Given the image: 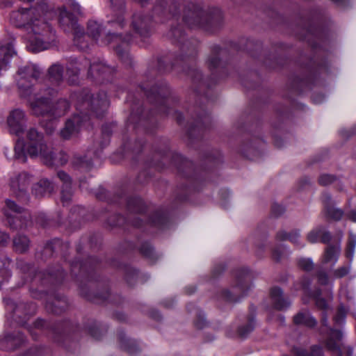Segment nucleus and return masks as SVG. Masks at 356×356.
<instances>
[{
  "label": "nucleus",
  "mask_w": 356,
  "mask_h": 356,
  "mask_svg": "<svg viewBox=\"0 0 356 356\" xmlns=\"http://www.w3.org/2000/svg\"><path fill=\"white\" fill-rule=\"evenodd\" d=\"M42 323H43V321L42 320H40L36 322L35 326L38 327V326H39V325H42Z\"/></svg>",
  "instance_id": "obj_55"
},
{
  "label": "nucleus",
  "mask_w": 356,
  "mask_h": 356,
  "mask_svg": "<svg viewBox=\"0 0 356 356\" xmlns=\"http://www.w3.org/2000/svg\"><path fill=\"white\" fill-rule=\"evenodd\" d=\"M26 138V151L22 139H18L16 142L14 148L15 159L22 163L26 162V152L31 158H40L47 165L54 164L51 148L46 144L42 134L34 128H31L27 131Z\"/></svg>",
  "instance_id": "obj_4"
},
{
  "label": "nucleus",
  "mask_w": 356,
  "mask_h": 356,
  "mask_svg": "<svg viewBox=\"0 0 356 356\" xmlns=\"http://www.w3.org/2000/svg\"><path fill=\"white\" fill-rule=\"evenodd\" d=\"M355 246L356 237L353 235H350L346 249V257L350 259H352L353 257Z\"/></svg>",
  "instance_id": "obj_35"
},
{
  "label": "nucleus",
  "mask_w": 356,
  "mask_h": 356,
  "mask_svg": "<svg viewBox=\"0 0 356 356\" xmlns=\"http://www.w3.org/2000/svg\"><path fill=\"white\" fill-rule=\"evenodd\" d=\"M58 177L63 181V186L61 191V201L64 204H67L72 198V191L71 188V178L63 171L57 173Z\"/></svg>",
  "instance_id": "obj_18"
},
{
  "label": "nucleus",
  "mask_w": 356,
  "mask_h": 356,
  "mask_svg": "<svg viewBox=\"0 0 356 356\" xmlns=\"http://www.w3.org/2000/svg\"><path fill=\"white\" fill-rule=\"evenodd\" d=\"M248 280L246 277L238 280V283L232 291L225 290L223 291V296L225 300L229 302H236L240 298L245 295V291L250 288Z\"/></svg>",
  "instance_id": "obj_13"
},
{
  "label": "nucleus",
  "mask_w": 356,
  "mask_h": 356,
  "mask_svg": "<svg viewBox=\"0 0 356 356\" xmlns=\"http://www.w3.org/2000/svg\"><path fill=\"white\" fill-rule=\"evenodd\" d=\"M16 54L13 40L8 39L0 42V72L8 68L11 58Z\"/></svg>",
  "instance_id": "obj_11"
},
{
  "label": "nucleus",
  "mask_w": 356,
  "mask_h": 356,
  "mask_svg": "<svg viewBox=\"0 0 356 356\" xmlns=\"http://www.w3.org/2000/svg\"><path fill=\"white\" fill-rule=\"evenodd\" d=\"M273 258L275 260V261H279L282 258V253L280 250H278L277 249H274L273 250Z\"/></svg>",
  "instance_id": "obj_48"
},
{
  "label": "nucleus",
  "mask_w": 356,
  "mask_h": 356,
  "mask_svg": "<svg viewBox=\"0 0 356 356\" xmlns=\"http://www.w3.org/2000/svg\"><path fill=\"white\" fill-rule=\"evenodd\" d=\"M296 325H302L308 327H313L316 325V321L307 311L298 313L293 317Z\"/></svg>",
  "instance_id": "obj_21"
},
{
  "label": "nucleus",
  "mask_w": 356,
  "mask_h": 356,
  "mask_svg": "<svg viewBox=\"0 0 356 356\" xmlns=\"http://www.w3.org/2000/svg\"><path fill=\"white\" fill-rule=\"evenodd\" d=\"M348 216L351 220L356 222V211H351Z\"/></svg>",
  "instance_id": "obj_51"
},
{
  "label": "nucleus",
  "mask_w": 356,
  "mask_h": 356,
  "mask_svg": "<svg viewBox=\"0 0 356 356\" xmlns=\"http://www.w3.org/2000/svg\"><path fill=\"white\" fill-rule=\"evenodd\" d=\"M108 106V101L104 92H101L94 97L88 90H84L79 96V102L76 104V110L79 113L74 115L72 118L66 122L65 127L60 131L61 136L64 139H68L77 133L88 120L89 118L87 115L89 109L99 118Z\"/></svg>",
  "instance_id": "obj_3"
},
{
  "label": "nucleus",
  "mask_w": 356,
  "mask_h": 356,
  "mask_svg": "<svg viewBox=\"0 0 356 356\" xmlns=\"http://www.w3.org/2000/svg\"><path fill=\"white\" fill-rule=\"evenodd\" d=\"M152 24V20L145 16L142 12L136 13L133 15L131 26L140 36H146L149 34Z\"/></svg>",
  "instance_id": "obj_12"
},
{
  "label": "nucleus",
  "mask_w": 356,
  "mask_h": 356,
  "mask_svg": "<svg viewBox=\"0 0 356 356\" xmlns=\"http://www.w3.org/2000/svg\"><path fill=\"white\" fill-rule=\"evenodd\" d=\"M168 36L172 40L182 42L181 39L182 38H184V31L182 29L173 27L169 31Z\"/></svg>",
  "instance_id": "obj_31"
},
{
  "label": "nucleus",
  "mask_w": 356,
  "mask_h": 356,
  "mask_svg": "<svg viewBox=\"0 0 356 356\" xmlns=\"http://www.w3.org/2000/svg\"><path fill=\"white\" fill-rule=\"evenodd\" d=\"M6 207L8 211L6 215L8 218V222L13 229H22L26 228L31 219V216L27 211L19 207L15 202L7 200Z\"/></svg>",
  "instance_id": "obj_8"
},
{
  "label": "nucleus",
  "mask_w": 356,
  "mask_h": 356,
  "mask_svg": "<svg viewBox=\"0 0 356 356\" xmlns=\"http://www.w3.org/2000/svg\"><path fill=\"white\" fill-rule=\"evenodd\" d=\"M127 207L131 212L140 213L143 211V202L140 198H131L128 201Z\"/></svg>",
  "instance_id": "obj_30"
},
{
  "label": "nucleus",
  "mask_w": 356,
  "mask_h": 356,
  "mask_svg": "<svg viewBox=\"0 0 356 356\" xmlns=\"http://www.w3.org/2000/svg\"><path fill=\"white\" fill-rule=\"evenodd\" d=\"M194 291H195V289H194V288H193V289H191V291H188L187 293H189V294H191V293H192Z\"/></svg>",
  "instance_id": "obj_56"
},
{
  "label": "nucleus",
  "mask_w": 356,
  "mask_h": 356,
  "mask_svg": "<svg viewBox=\"0 0 356 356\" xmlns=\"http://www.w3.org/2000/svg\"><path fill=\"white\" fill-rule=\"evenodd\" d=\"M30 241L24 235H17L13 240V249L16 252L24 253L29 248Z\"/></svg>",
  "instance_id": "obj_22"
},
{
  "label": "nucleus",
  "mask_w": 356,
  "mask_h": 356,
  "mask_svg": "<svg viewBox=\"0 0 356 356\" xmlns=\"http://www.w3.org/2000/svg\"><path fill=\"white\" fill-rule=\"evenodd\" d=\"M276 238L278 241L289 240L296 245H300L299 243L300 233L297 230L292 231L290 233H287L285 231H280L276 235Z\"/></svg>",
  "instance_id": "obj_25"
},
{
  "label": "nucleus",
  "mask_w": 356,
  "mask_h": 356,
  "mask_svg": "<svg viewBox=\"0 0 356 356\" xmlns=\"http://www.w3.org/2000/svg\"><path fill=\"white\" fill-rule=\"evenodd\" d=\"M342 334L340 331L331 330L325 343L327 348L336 356L342 355Z\"/></svg>",
  "instance_id": "obj_14"
},
{
  "label": "nucleus",
  "mask_w": 356,
  "mask_h": 356,
  "mask_svg": "<svg viewBox=\"0 0 356 356\" xmlns=\"http://www.w3.org/2000/svg\"><path fill=\"white\" fill-rule=\"evenodd\" d=\"M32 193L35 197H41L54 191V185L47 179H42L32 187Z\"/></svg>",
  "instance_id": "obj_20"
},
{
  "label": "nucleus",
  "mask_w": 356,
  "mask_h": 356,
  "mask_svg": "<svg viewBox=\"0 0 356 356\" xmlns=\"http://www.w3.org/2000/svg\"><path fill=\"white\" fill-rule=\"evenodd\" d=\"M321 241L324 243H328L331 240V235L330 232H325L323 229V232L321 233Z\"/></svg>",
  "instance_id": "obj_45"
},
{
  "label": "nucleus",
  "mask_w": 356,
  "mask_h": 356,
  "mask_svg": "<svg viewBox=\"0 0 356 356\" xmlns=\"http://www.w3.org/2000/svg\"><path fill=\"white\" fill-rule=\"evenodd\" d=\"M298 266L304 270L309 271L314 268V263L311 259L302 258L298 261Z\"/></svg>",
  "instance_id": "obj_37"
},
{
  "label": "nucleus",
  "mask_w": 356,
  "mask_h": 356,
  "mask_svg": "<svg viewBox=\"0 0 356 356\" xmlns=\"http://www.w3.org/2000/svg\"><path fill=\"white\" fill-rule=\"evenodd\" d=\"M157 93H158V95H161V92L160 91H157Z\"/></svg>",
  "instance_id": "obj_60"
},
{
  "label": "nucleus",
  "mask_w": 356,
  "mask_h": 356,
  "mask_svg": "<svg viewBox=\"0 0 356 356\" xmlns=\"http://www.w3.org/2000/svg\"><path fill=\"white\" fill-rule=\"evenodd\" d=\"M325 210L327 215L330 218L336 220L341 219L343 216V211L339 209L334 208V207L326 206Z\"/></svg>",
  "instance_id": "obj_32"
},
{
  "label": "nucleus",
  "mask_w": 356,
  "mask_h": 356,
  "mask_svg": "<svg viewBox=\"0 0 356 356\" xmlns=\"http://www.w3.org/2000/svg\"><path fill=\"white\" fill-rule=\"evenodd\" d=\"M270 300L273 307L277 310L286 309L291 305V302L284 297L282 291L278 287L271 289Z\"/></svg>",
  "instance_id": "obj_17"
},
{
  "label": "nucleus",
  "mask_w": 356,
  "mask_h": 356,
  "mask_svg": "<svg viewBox=\"0 0 356 356\" xmlns=\"http://www.w3.org/2000/svg\"><path fill=\"white\" fill-rule=\"evenodd\" d=\"M9 241V236L3 231L0 229V245H4Z\"/></svg>",
  "instance_id": "obj_46"
},
{
  "label": "nucleus",
  "mask_w": 356,
  "mask_h": 356,
  "mask_svg": "<svg viewBox=\"0 0 356 356\" xmlns=\"http://www.w3.org/2000/svg\"><path fill=\"white\" fill-rule=\"evenodd\" d=\"M254 329V324L251 321L246 326L241 327L238 330V333L241 337H245L248 334L252 332Z\"/></svg>",
  "instance_id": "obj_40"
},
{
  "label": "nucleus",
  "mask_w": 356,
  "mask_h": 356,
  "mask_svg": "<svg viewBox=\"0 0 356 356\" xmlns=\"http://www.w3.org/2000/svg\"><path fill=\"white\" fill-rule=\"evenodd\" d=\"M190 76L194 81H198L202 79V74L197 70H193L189 72Z\"/></svg>",
  "instance_id": "obj_47"
},
{
  "label": "nucleus",
  "mask_w": 356,
  "mask_h": 356,
  "mask_svg": "<svg viewBox=\"0 0 356 356\" xmlns=\"http://www.w3.org/2000/svg\"><path fill=\"white\" fill-rule=\"evenodd\" d=\"M131 40V37L128 36L126 38H122L120 35L115 34L114 33H111L110 32L106 36L104 43L110 44L111 42H115L118 44L113 45V48L115 49L117 54L120 57H124L126 55V49L128 45V43Z\"/></svg>",
  "instance_id": "obj_15"
},
{
  "label": "nucleus",
  "mask_w": 356,
  "mask_h": 356,
  "mask_svg": "<svg viewBox=\"0 0 356 356\" xmlns=\"http://www.w3.org/2000/svg\"><path fill=\"white\" fill-rule=\"evenodd\" d=\"M56 94V90L48 88L42 95H34L33 97H30L29 103L34 114L54 118L64 115L70 108V104L66 99H60L51 104V101Z\"/></svg>",
  "instance_id": "obj_5"
},
{
  "label": "nucleus",
  "mask_w": 356,
  "mask_h": 356,
  "mask_svg": "<svg viewBox=\"0 0 356 356\" xmlns=\"http://www.w3.org/2000/svg\"><path fill=\"white\" fill-rule=\"evenodd\" d=\"M293 353L296 356H323V350L321 346L314 345L311 346L309 353L303 348L296 347L293 348Z\"/></svg>",
  "instance_id": "obj_24"
},
{
  "label": "nucleus",
  "mask_w": 356,
  "mask_h": 356,
  "mask_svg": "<svg viewBox=\"0 0 356 356\" xmlns=\"http://www.w3.org/2000/svg\"><path fill=\"white\" fill-rule=\"evenodd\" d=\"M340 252L341 248L339 243L328 245L325 250L324 254L322 258V263L323 264H329L331 266H334L338 261Z\"/></svg>",
  "instance_id": "obj_19"
},
{
  "label": "nucleus",
  "mask_w": 356,
  "mask_h": 356,
  "mask_svg": "<svg viewBox=\"0 0 356 356\" xmlns=\"http://www.w3.org/2000/svg\"><path fill=\"white\" fill-rule=\"evenodd\" d=\"M152 223H154V224H157V223H159V222H157V221H156V220H152Z\"/></svg>",
  "instance_id": "obj_57"
},
{
  "label": "nucleus",
  "mask_w": 356,
  "mask_h": 356,
  "mask_svg": "<svg viewBox=\"0 0 356 356\" xmlns=\"http://www.w3.org/2000/svg\"><path fill=\"white\" fill-rule=\"evenodd\" d=\"M10 260L6 257L0 256V286L10 276L8 267Z\"/></svg>",
  "instance_id": "obj_27"
},
{
  "label": "nucleus",
  "mask_w": 356,
  "mask_h": 356,
  "mask_svg": "<svg viewBox=\"0 0 356 356\" xmlns=\"http://www.w3.org/2000/svg\"><path fill=\"white\" fill-rule=\"evenodd\" d=\"M76 81H77V74H75L74 75H73V76L71 79H69V82L71 84L76 83Z\"/></svg>",
  "instance_id": "obj_52"
},
{
  "label": "nucleus",
  "mask_w": 356,
  "mask_h": 356,
  "mask_svg": "<svg viewBox=\"0 0 356 356\" xmlns=\"http://www.w3.org/2000/svg\"><path fill=\"white\" fill-rule=\"evenodd\" d=\"M23 341L22 336L15 337L12 334H8L0 341V347L5 349H13L19 346Z\"/></svg>",
  "instance_id": "obj_23"
},
{
  "label": "nucleus",
  "mask_w": 356,
  "mask_h": 356,
  "mask_svg": "<svg viewBox=\"0 0 356 356\" xmlns=\"http://www.w3.org/2000/svg\"><path fill=\"white\" fill-rule=\"evenodd\" d=\"M41 13H47L45 3L30 8H19L13 11L10 16L11 23L16 26H24L31 31L29 48L33 51L49 49L55 40V34L49 24L41 19Z\"/></svg>",
  "instance_id": "obj_2"
},
{
  "label": "nucleus",
  "mask_w": 356,
  "mask_h": 356,
  "mask_svg": "<svg viewBox=\"0 0 356 356\" xmlns=\"http://www.w3.org/2000/svg\"><path fill=\"white\" fill-rule=\"evenodd\" d=\"M141 252L145 255L149 257V256H150V254L152 253V248H148L147 250H145L144 248H142Z\"/></svg>",
  "instance_id": "obj_50"
},
{
  "label": "nucleus",
  "mask_w": 356,
  "mask_h": 356,
  "mask_svg": "<svg viewBox=\"0 0 356 356\" xmlns=\"http://www.w3.org/2000/svg\"><path fill=\"white\" fill-rule=\"evenodd\" d=\"M7 123L10 133L19 136L24 132L26 127L24 112L18 108L11 111L8 116Z\"/></svg>",
  "instance_id": "obj_10"
},
{
  "label": "nucleus",
  "mask_w": 356,
  "mask_h": 356,
  "mask_svg": "<svg viewBox=\"0 0 356 356\" xmlns=\"http://www.w3.org/2000/svg\"><path fill=\"white\" fill-rule=\"evenodd\" d=\"M221 64L220 60L216 56H211L208 60V66L211 72L216 70L218 72H220Z\"/></svg>",
  "instance_id": "obj_34"
},
{
  "label": "nucleus",
  "mask_w": 356,
  "mask_h": 356,
  "mask_svg": "<svg viewBox=\"0 0 356 356\" xmlns=\"http://www.w3.org/2000/svg\"><path fill=\"white\" fill-rule=\"evenodd\" d=\"M67 4L70 8L73 10V13H70L67 11L65 7L60 8L59 22L63 27L75 30L74 42L80 49L84 50L88 47L87 44H83L82 39L84 38V35L83 34L79 35V33L76 31L78 27L76 25V15L81 14V8L74 0H69Z\"/></svg>",
  "instance_id": "obj_6"
},
{
  "label": "nucleus",
  "mask_w": 356,
  "mask_h": 356,
  "mask_svg": "<svg viewBox=\"0 0 356 356\" xmlns=\"http://www.w3.org/2000/svg\"><path fill=\"white\" fill-rule=\"evenodd\" d=\"M41 74L40 69L33 63H28L19 68L16 75V81L22 95L28 97L32 94V86Z\"/></svg>",
  "instance_id": "obj_7"
},
{
  "label": "nucleus",
  "mask_w": 356,
  "mask_h": 356,
  "mask_svg": "<svg viewBox=\"0 0 356 356\" xmlns=\"http://www.w3.org/2000/svg\"><path fill=\"white\" fill-rule=\"evenodd\" d=\"M272 212L275 216H278L284 212V209L279 204H274L272 208Z\"/></svg>",
  "instance_id": "obj_44"
},
{
  "label": "nucleus",
  "mask_w": 356,
  "mask_h": 356,
  "mask_svg": "<svg viewBox=\"0 0 356 356\" xmlns=\"http://www.w3.org/2000/svg\"><path fill=\"white\" fill-rule=\"evenodd\" d=\"M31 181V176L25 172H15L10 178V188L11 191L17 197L23 196Z\"/></svg>",
  "instance_id": "obj_9"
},
{
  "label": "nucleus",
  "mask_w": 356,
  "mask_h": 356,
  "mask_svg": "<svg viewBox=\"0 0 356 356\" xmlns=\"http://www.w3.org/2000/svg\"><path fill=\"white\" fill-rule=\"evenodd\" d=\"M204 322L203 321H202V322H201V323H197V322H196V323H195V325H196L198 328H202V327L204 326Z\"/></svg>",
  "instance_id": "obj_54"
},
{
  "label": "nucleus",
  "mask_w": 356,
  "mask_h": 356,
  "mask_svg": "<svg viewBox=\"0 0 356 356\" xmlns=\"http://www.w3.org/2000/svg\"><path fill=\"white\" fill-rule=\"evenodd\" d=\"M322 232H323V227H317V228L312 230L307 234V240H308V241L312 243H316L318 241L319 238H320L321 233H322Z\"/></svg>",
  "instance_id": "obj_36"
},
{
  "label": "nucleus",
  "mask_w": 356,
  "mask_h": 356,
  "mask_svg": "<svg viewBox=\"0 0 356 356\" xmlns=\"http://www.w3.org/2000/svg\"><path fill=\"white\" fill-rule=\"evenodd\" d=\"M182 22L190 28H202L207 31L218 29L222 23L221 11L215 9L210 14L206 13L199 6L185 0H157L153 9V19L156 22H164L170 18Z\"/></svg>",
  "instance_id": "obj_1"
},
{
  "label": "nucleus",
  "mask_w": 356,
  "mask_h": 356,
  "mask_svg": "<svg viewBox=\"0 0 356 356\" xmlns=\"http://www.w3.org/2000/svg\"><path fill=\"white\" fill-rule=\"evenodd\" d=\"M350 270V265L340 266L332 272V276L335 279L342 278L349 273Z\"/></svg>",
  "instance_id": "obj_33"
},
{
  "label": "nucleus",
  "mask_w": 356,
  "mask_h": 356,
  "mask_svg": "<svg viewBox=\"0 0 356 356\" xmlns=\"http://www.w3.org/2000/svg\"><path fill=\"white\" fill-rule=\"evenodd\" d=\"M181 49L185 51V49H188L189 55L193 56L195 54V47L191 46V43L189 41H186L183 42Z\"/></svg>",
  "instance_id": "obj_42"
},
{
  "label": "nucleus",
  "mask_w": 356,
  "mask_h": 356,
  "mask_svg": "<svg viewBox=\"0 0 356 356\" xmlns=\"http://www.w3.org/2000/svg\"><path fill=\"white\" fill-rule=\"evenodd\" d=\"M102 32V26L96 21H89L87 28V33L94 40H97Z\"/></svg>",
  "instance_id": "obj_28"
},
{
  "label": "nucleus",
  "mask_w": 356,
  "mask_h": 356,
  "mask_svg": "<svg viewBox=\"0 0 356 356\" xmlns=\"http://www.w3.org/2000/svg\"><path fill=\"white\" fill-rule=\"evenodd\" d=\"M322 323L324 326H327V319L326 317H325V316L323 317Z\"/></svg>",
  "instance_id": "obj_53"
},
{
  "label": "nucleus",
  "mask_w": 356,
  "mask_h": 356,
  "mask_svg": "<svg viewBox=\"0 0 356 356\" xmlns=\"http://www.w3.org/2000/svg\"><path fill=\"white\" fill-rule=\"evenodd\" d=\"M122 346L126 349L130 354H134L136 352V348L132 346H127L126 344L122 343Z\"/></svg>",
  "instance_id": "obj_49"
},
{
  "label": "nucleus",
  "mask_w": 356,
  "mask_h": 356,
  "mask_svg": "<svg viewBox=\"0 0 356 356\" xmlns=\"http://www.w3.org/2000/svg\"><path fill=\"white\" fill-rule=\"evenodd\" d=\"M114 70V68L102 62H95L90 65L89 74L94 78L102 77L104 79L111 75Z\"/></svg>",
  "instance_id": "obj_16"
},
{
  "label": "nucleus",
  "mask_w": 356,
  "mask_h": 356,
  "mask_svg": "<svg viewBox=\"0 0 356 356\" xmlns=\"http://www.w3.org/2000/svg\"><path fill=\"white\" fill-rule=\"evenodd\" d=\"M63 69L60 65H54L49 70V77L52 81L59 83L63 79Z\"/></svg>",
  "instance_id": "obj_29"
},
{
  "label": "nucleus",
  "mask_w": 356,
  "mask_h": 356,
  "mask_svg": "<svg viewBox=\"0 0 356 356\" xmlns=\"http://www.w3.org/2000/svg\"><path fill=\"white\" fill-rule=\"evenodd\" d=\"M114 11H118L120 15L124 11V0H110ZM124 19L121 15L117 17L115 21L111 23L116 24L119 27L123 26Z\"/></svg>",
  "instance_id": "obj_26"
},
{
  "label": "nucleus",
  "mask_w": 356,
  "mask_h": 356,
  "mask_svg": "<svg viewBox=\"0 0 356 356\" xmlns=\"http://www.w3.org/2000/svg\"><path fill=\"white\" fill-rule=\"evenodd\" d=\"M334 176L327 174L321 175L318 178V182L322 186H327L330 184L334 181Z\"/></svg>",
  "instance_id": "obj_38"
},
{
  "label": "nucleus",
  "mask_w": 356,
  "mask_h": 356,
  "mask_svg": "<svg viewBox=\"0 0 356 356\" xmlns=\"http://www.w3.org/2000/svg\"><path fill=\"white\" fill-rule=\"evenodd\" d=\"M67 160H68V157H67V154L60 152L59 154V158L54 157L53 156L54 164H52L51 166L63 165L67 163Z\"/></svg>",
  "instance_id": "obj_39"
},
{
  "label": "nucleus",
  "mask_w": 356,
  "mask_h": 356,
  "mask_svg": "<svg viewBox=\"0 0 356 356\" xmlns=\"http://www.w3.org/2000/svg\"><path fill=\"white\" fill-rule=\"evenodd\" d=\"M329 277L326 273L321 272L318 274V281L321 284L325 285L328 283Z\"/></svg>",
  "instance_id": "obj_43"
},
{
  "label": "nucleus",
  "mask_w": 356,
  "mask_h": 356,
  "mask_svg": "<svg viewBox=\"0 0 356 356\" xmlns=\"http://www.w3.org/2000/svg\"><path fill=\"white\" fill-rule=\"evenodd\" d=\"M91 334H92L94 337H97L95 336V334L93 332H91Z\"/></svg>",
  "instance_id": "obj_59"
},
{
  "label": "nucleus",
  "mask_w": 356,
  "mask_h": 356,
  "mask_svg": "<svg viewBox=\"0 0 356 356\" xmlns=\"http://www.w3.org/2000/svg\"><path fill=\"white\" fill-rule=\"evenodd\" d=\"M31 307H33V310H35V306L34 305H31Z\"/></svg>",
  "instance_id": "obj_58"
},
{
  "label": "nucleus",
  "mask_w": 356,
  "mask_h": 356,
  "mask_svg": "<svg viewBox=\"0 0 356 356\" xmlns=\"http://www.w3.org/2000/svg\"><path fill=\"white\" fill-rule=\"evenodd\" d=\"M316 305L319 309L327 310L329 308L327 302L321 298L316 297L315 298Z\"/></svg>",
  "instance_id": "obj_41"
}]
</instances>
